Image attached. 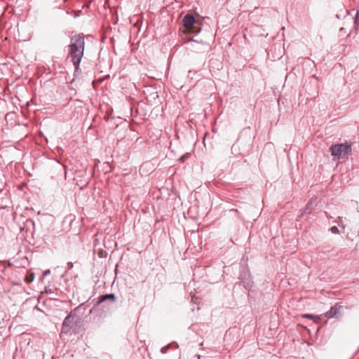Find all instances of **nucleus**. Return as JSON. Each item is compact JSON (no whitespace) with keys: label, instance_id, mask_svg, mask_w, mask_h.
Wrapping results in <instances>:
<instances>
[{"label":"nucleus","instance_id":"f257e3e1","mask_svg":"<svg viewBox=\"0 0 359 359\" xmlns=\"http://www.w3.org/2000/svg\"><path fill=\"white\" fill-rule=\"evenodd\" d=\"M85 41L83 36L77 34L71 38L68 57H70L76 69L79 68V63L83 55Z\"/></svg>","mask_w":359,"mask_h":359},{"label":"nucleus","instance_id":"f03ea898","mask_svg":"<svg viewBox=\"0 0 359 359\" xmlns=\"http://www.w3.org/2000/svg\"><path fill=\"white\" fill-rule=\"evenodd\" d=\"M201 30V23L199 20H196L192 13H187L183 18V25L181 26V32L185 34L199 33Z\"/></svg>","mask_w":359,"mask_h":359},{"label":"nucleus","instance_id":"7ed1b4c3","mask_svg":"<svg viewBox=\"0 0 359 359\" xmlns=\"http://www.w3.org/2000/svg\"><path fill=\"white\" fill-rule=\"evenodd\" d=\"M330 151L332 156L339 158H344L351 153V147L348 144H339L332 145Z\"/></svg>","mask_w":359,"mask_h":359},{"label":"nucleus","instance_id":"20e7f679","mask_svg":"<svg viewBox=\"0 0 359 359\" xmlns=\"http://www.w3.org/2000/svg\"><path fill=\"white\" fill-rule=\"evenodd\" d=\"M340 308V306H338V304H335L334 306H332L328 311L325 313V316L328 318L337 317Z\"/></svg>","mask_w":359,"mask_h":359},{"label":"nucleus","instance_id":"39448f33","mask_svg":"<svg viewBox=\"0 0 359 359\" xmlns=\"http://www.w3.org/2000/svg\"><path fill=\"white\" fill-rule=\"evenodd\" d=\"M312 205H313V203H312L311 201H309L307 203L303 212L302 213V215L310 214L312 210Z\"/></svg>","mask_w":359,"mask_h":359},{"label":"nucleus","instance_id":"423d86ee","mask_svg":"<svg viewBox=\"0 0 359 359\" xmlns=\"http://www.w3.org/2000/svg\"><path fill=\"white\" fill-rule=\"evenodd\" d=\"M111 299L112 301H114L115 300L114 294H105V295L101 296L100 298L99 302H104L106 299Z\"/></svg>","mask_w":359,"mask_h":359},{"label":"nucleus","instance_id":"0eeeda50","mask_svg":"<svg viewBox=\"0 0 359 359\" xmlns=\"http://www.w3.org/2000/svg\"><path fill=\"white\" fill-rule=\"evenodd\" d=\"M111 299L112 301H114L115 300L114 294H105V295L101 296L100 298L99 302H104L106 299Z\"/></svg>","mask_w":359,"mask_h":359},{"label":"nucleus","instance_id":"6e6552de","mask_svg":"<svg viewBox=\"0 0 359 359\" xmlns=\"http://www.w3.org/2000/svg\"><path fill=\"white\" fill-rule=\"evenodd\" d=\"M70 319H71V316H67L64 322H63V324H62V331L63 332H65L67 331L66 330V328L67 327H68L69 325V323H70Z\"/></svg>","mask_w":359,"mask_h":359},{"label":"nucleus","instance_id":"1a4fd4ad","mask_svg":"<svg viewBox=\"0 0 359 359\" xmlns=\"http://www.w3.org/2000/svg\"><path fill=\"white\" fill-rule=\"evenodd\" d=\"M34 279V273H32V272H29L27 273L26 278H25V281L27 283H32Z\"/></svg>","mask_w":359,"mask_h":359},{"label":"nucleus","instance_id":"9d476101","mask_svg":"<svg viewBox=\"0 0 359 359\" xmlns=\"http://www.w3.org/2000/svg\"><path fill=\"white\" fill-rule=\"evenodd\" d=\"M304 318H306L313 319V320H318V319H319V317L316 316H313V315H312V314H309V313H307V314H304Z\"/></svg>","mask_w":359,"mask_h":359},{"label":"nucleus","instance_id":"9b49d317","mask_svg":"<svg viewBox=\"0 0 359 359\" xmlns=\"http://www.w3.org/2000/svg\"><path fill=\"white\" fill-rule=\"evenodd\" d=\"M191 156V152H187L185 154L181 156V162H183L187 158H189Z\"/></svg>","mask_w":359,"mask_h":359},{"label":"nucleus","instance_id":"f8f14e48","mask_svg":"<svg viewBox=\"0 0 359 359\" xmlns=\"http://www.w3.org/2000/svg\"><path fill=\"white\" fill-rule=\"evenodd\" d=\"M330 231L332 233H334V234H338L339 233V229L335 226H332L330 228Z\"/></svg>","mask_w":359,"mask_h":359},{"label":"nucleus","instance_id":"ddd939ff","mask_svg":"<svg viewBox=\"0 0 359 359\" xmlns=\"http://www.w3.org/2000/svg\"><path fill=\"white\" fill-rule=\"evenodd\" d=\"M358 14H359V12L357 11L356 15H355V17L354 18V22H354V25L355 27V29H357V26L358 25Z\"/></svg>","mask_w":359,"mask_h":359},{"label":"nucleus","instance_id":"4468645a","mask_svg":"<svg viewBox=\"0 0 359 359\" xmlns=\"http://www.w3.org/2000/svg\"><path fill=\"white\" fill-rule=\"evenodd\" d=\"M243 283H244V285H245V287L247 286H250V280H247V281H245Z\"/></svg>","mask_w":359,"mask_h":359},{"label":"nucleus","instance_id":"2eb2a0df","mask_svg":"<svg viewBox=\"0 0 359 359\" xmlns=\"http://www.w3.org/2000/svg\"><path fill=\"white\" fill-rule=\"evenodd\" d=\"M69 269L72 268V266H73L72 263H69Z\"/></svg>","mask_w":359,"mask_h":359}]
</instances>
